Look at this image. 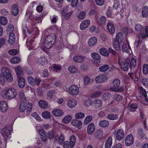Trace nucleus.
Wrapping results in <instances>:
<instances>
[{
    "label": "nucleus",
    "mask_w": 148,
    "mask_h": 148,
    "mask_svg": "<svg viewBox=\"0 0 148 148\" xmlns=\"http://www.w3.org/2000/svg\"><path fill=\"white\" fill-rule=\"evenodd\" d=\"M90 24V21L89 20H84L81 23L80 25L81 30H84L87 28Z\"/></svg>",
    "instance_id": "nucleus-8"
},
{
    "label": "nucleus",
    "mask_w": 148,
    "mask_h": 148,
    "mask_svg": "<svg viewBox=\"0 0 148 148\" xmlns=\"http://www.w3.org/2000/svg\"><path fill=\"white\" fill-rule=\"evenodd\" d=\"M15 71L17 77H22L23 75V70L20 66H18L15 68Z\"/></svg>",
    "instance_id": "nucleus-16"
},
{
    "label": "nucleus",
    "mask_w": 148,
    "mask_h": 148,
    "mask_svg": "<svg viewBox=\"0 0 148 148\" xmlns=\"http://www.w3.org/2000/svg\"><path fill=\"white\" fill-rule=\"evenodd\" d=\"M68 70L71 73H75L77 71V68L75 66H69L68 67Z\"/></svg>",
    "instance_id": "nucleus-42"
},
{
    "label": "nucleus",
    "mask_w": 148,
    "mask_h": 148,
    "mask_svg": "<svg viewBox=\"0 0 148 148\" xmlns=\"http://www.w3.org/2000/svg\"><path fill=\"white\" fill-rule=\"evenodd\" d=\"M5 81V77L4 76V75L0 74V83L2 84H3Z\"/></svg>",
    "instance_id": "nucleus-57"
},
{
    "label": "nucleus",
    "mask_w": 148,
    "mask_h": 148,
    "mask_svg": "<svg viewBox=\"0 0 148 148\" xmlns=\"http://www.w3.org/2000/svg\"><path fill=\"white\" fill-rule=\"evenodd\" d=\"M134 141V137L132 134L127 135L125 139V143L126 146H130L131 145Z\"/></svg>",
    "instance_id": "nucleus-7"
},
{
    "label": "nucleus",
    "mask_w": 148,
    "mask_h": 148,
    "mask_svg": "<svg viewBox=\"0 0 148 148\" xmlns=\"http://www.w3.org/2000/svg\"><path fill=\"white\" fill-rule=\"evenodd\" d=\"M84 114L82 112H79L77 113L75 115V118L76 119H81L84 117Z\"/></svg>",
    "instance_id": "nucleus-44"
},
{
    "label": "nucleus",
    "mask_w": 148,
    "mask_h": 148,
    "mask_svg": "<svg viewBox=\"0 0 148 148\" xmlns=\"http://www.w3.org/2000/svg\"><path fill=\"white\" fill-rule=\"evenodd\" d=\"M8 52L10 55L13 56L16 54L18 53V51L16 49H13L9 50Z\"/></svg>",
    "instance_id": "nucleus-52"
},
{
    "label": "nucleus",
    "mask_w": 148,
    "mask_h": 148,
    "mask_svg": "<svg viewBox=\"0 0 148 148\" xmlns=\"http://www.w3.org/2000/svg\"><path fill=\"white\" fill-rule=\"evenodd\" d=\"M92 116L89 115L85 119L84 121V123L85 125H87L89 122H90L92 119Z\"/></svg>",
    "instance_id": "nucleus-40"
},
{
    "label": "nucleus",
    "mask_w": 148,
    "mask_h": 148,
    "mask_svg": "<svg viewBox=\"0 0 148 148\" xmlns=\"http://www.w3.org/2000/svg\"><path fill=\"white\" fill-rule=\"evenodd\" d=\"M29 83L32 86H34L35 84V79L32 76H29L27 77Z\"/></svg>",
    "instance_id": "nucleus-38"
},
{
    "label": "nucleus",
    "mask_w": 148,
    "mask_h": 148,
    "mask_svg": "<svg viewBox=\"0 0 148 148\" xmlns=\"http://www.w3.org/2000/svg\"><path fill=\"white\" fill-rule=\"evenodd\" d=\"M4 133L6 136L8 137H10V135L11 134L10 130L8 128L5 129L4 130Z\"/></svg>",
    "instance_id": "nucleus-58"
},
{
    "label": "nucleus",
    "mask_w": 148,
    "mask_h": 148,
    "mask_svg": "<svg viewBox=\"0 0 148 148\" xmlns=\"http://www.w3.org/2000/svg\"><path fill=\"white\" fill-rule=\"evenodd\" d=\"M77 102L74 100H69L67 103L68 106L70 108H73L75 107L76 105Z\"/></svg>",
    "instance_id": "nucleus-29"
},
{
    "label": "nucleus",
    "mask_w": 148,
    "mask_h": 148,
    "mask_svg": "<svg viewBox=\"0 0 148 148\" xmlns=\"http://www.w3.org/2000/svg\"><path fill=\"white\" fill-rule=\"evenodd\" d=\"M47 135L48 138L51 139L54 138V134L53 131H51L47 133Z\"/></svg>",
    "instance_id": "nucleus-55"
},
{
    "label": "nucleus",
    "mask_w": 148,
    "mask_h": 148,
    "mask_svg": "<svg viewBox=\"0 0 148 148\" xmlns=\"http://www.w3.org/2000/svg\"><path fill=\"white\" fill-rule=\"evenodd\" d=\"M93 102L90 100L88 99V100L85 101L84 105L86 106H89L92 105Z\"/></svg>",
    "instance_id": "nucleus-60"
},
{
    "label": "nucleus",
    "mask_w": 148,
    "mask_h": 148,
    "mask_svg": "<svg viewBox=\"0 0 148 148\" xmlns=\"http://www.w3.org/2000/svg\"><path fill=\"white\" fill-rule=\"evenodd\" d=\"M92 57L94 59L99 60L101 59V56L98 53H93L91 54Z\"/></svg>",
    "instance_id": "nucleus-35"
},
{
    "label": "nucleus",
    "mask_w": 148,
    "mask_h": 148,
    "mask_svg": "<svg viewBox=\"0 0 148 148\" xmlns=\"http://www.w3.org/2000/svg\"><path fill=\"white\" fill-rule=\"evenodd\" d=\"M69 92L71 95H76L79 92V87L75 85H72L69 88Z\"/></svg>",
    "instance_id": "nucleus-6"
},
{
    "label": "nucleus",
    "mask_w": 148,
    "mask_h": 148,
    "mask_svg": "<svg viewBox=\"0 0 148 148\" xmlns=\"http://www.w3.org/2000/svg\"><path fill=\"white\" fill-rule=\"evenodd\" d=\"M107 26L109 32L112 34H113L114 32L115 29L113 24L110 23H108Z\"/></svg>",
    "instance_id": "nucleus-25"
},
{
    "label": "nucleus",
    "mask_w": 148,
    "mask_h": 148,
    "mask_svg": "<svg viewBox=\"0 0 148 148\" xmlns=\"http://www.w3.org/2000/svg\"><path fill=\"white\" fill-rule=\"evenodd\" d=\"M116 39L119 40L120 42H122L123 39V36L122 33L120 32L118 33L116 35Z\"/></svg>",
    "instance_id": "nucleus-43"
},
{
    "label": "nucleus",
    "mask_w": 148,
    "mask_h": 148,
    "mask_svg": "<svg viewBox=\"0 0 148 148\" xmlns=\"http://www.w3.org/2000/svg\"><path fill=\"white\" fill-rule=\"evenodd\" d=\"M29 107L26 106V109L27 110L26 114H27V115L29 114L31 110L32 109L31 104V103H29Z\"/></svg>",
    "instance_id": "nucleus-59"
},
{
    "label": "nucleus",
    "mask_w": 148,
    "mask_h": 148,
    "mask_svg": "<svg viewBox=\"0 0 148 148\" xmlns=\"http://www.w3.org/2000/svg\"><path fill=\"white\" fill-rule=\"evenodd\" d=\"M86 14V13L85 12L82 11L79 14L77 17L79 18L83 19L84 18Z\"/></svg>",
    "instance_id": "nucleus-53"
},
{
    "label": "nucleus",
    "mask_w": 148,
    "mask_h": 148,
    "mask_svg": "<svg viewBox=\"0 0 148 148\" xmlns=\"http://www.w3.org/2000/svg\"><path fill=\"white\" fill-rule=\"evenodd\" d=\"M85 57L82 56L77 55L74 56L73 58V60L77 63H82L85 60Z\"/></svg>",
    "instance_id": "nucleus-9"
},
{
    "label": "nucleus",
    "mask_w": 148,
    "mask_h": 148,
    "mask_svg": "<svg viewBox=\"0 0 148 148\" xmlns=\"http://www.w3.org/2000/svg\"><path fill=\"white\" fill-rule=\"evenodd\" d=\"M12 14L15 16H16L18 14V7L16 4H14L12 6Z\"/></svg>",
    "instance_id": "nucleus-28"
},
{
    "label": "nucleus",
    "mask_w": 148,
    "mask_h": 148,
    "mask_svg": "<svg viewBox=\"0 0 148 148\" xmlns=\"http://www.w3.org/2000/svg\"><path fill=\"white\" fill-rule=\"evenodd\" d=\"M52 113L54 115L57 116H60L63 114L62 110L59 109L53 110Z\"/></svg>",
    "instance_id": "nucleus-26"
},
{
    "label": "nucleus",
    "mask_w": 148,
    "mask_h": 148,
    "mask_svg": "<svg viewBox=\"0 0 148 148\" xmlns=\"http://www.w3.org/2000/svg\"><path fill=\"white\" fill-rule=\"evenodd\" d=\"M112 139L111 137H109L106 141L105 148H110L112 145Z\"/></svg>",
    "instance_id": "nucleus-19"
},
{
    "label": "nucleus",
    "mask_w": 148,
    "mask_h": 148,
    "mask_svg": "<svg viewBox=\"0 0 148 148\" xmlns=\"http://www.w3.org/2000/svg\"><path fill=\"white\" fill-rule=\"evenodd\" d=\"M118 116L117 115L114 114H108V118L111 120H114L118 118Z\"/></svg>",
    "instance_id": "nucleus-41"
},
{
    "label": "nucleus",
    "mask_w": 148,
    "mask_h": 148,
    "mask_svg": "<svg viewBox=\"0 0 148 148\" xmlns=\"http://www.w3.org/2000/svg\"><path fill=\"white\" fill-rule=\"evenodd\" d=\"M2 72L5 78H6L7 81L10 82L13 81V77L12 74L9 72L8 68L3 67L2 68Z\"/></svg>",
    "instance_id": "nucleus-3"
},
{
    "label": "nucleus",
    "mask_w": 148,
    "mask_h": 148,
    "mask_svg": "<svg viewBox=\"0 0 148 148\" xmlns=\"http://www.w3.org/2000/svg\"><path fill=\"white\" fill-rule=\"evenodd\" d=\"M142 15L144 18L146 17L148 15V8L147 6H145L143 8L142 12Z\"/></svg>",
    "instance_id": "nucleus-30"
},
{
    "label": "nucleus",
    "mask_w": 148,
    "mask_h": 148,
    "mask_svg": "<svg viewBox=\"0 0 148 148\" xmlns=\"http://www.w3.org/2000/svg\"><path fill=\"white\" fill-rule=\"evenodd\" d=\"M138 136L142 139L145 136V134L143 133V130L142 129H140L138 130Z\"/></svg>",
    "instance_id": "nucleus-46"
},
{
    "label": "nucleus",
    "mask_w": 148,
    "mask_h": 148,
    "mask_svg": "<svg viewBox=\"0 0 148 148\" xmlns=\"http://www.w3.org/2000/svg\"><path fill=\"white\" fill-rule=\"evenodd\" d=\"M110 97V95L108 93H106L103 95V99L105 100H108Z\"/></svg>",
    "instance_id": "nucleus-63"
},
{
    "label": "nucleus",
    "mask_w": 148,
    "mask_h": 148,
    "mask_svg": "<svg viewBox=\"0 0 148 148\" xmlns=\"http://www.w3.org/2000/svg\"><path fill=\"white\" fill-rule=\"evenodd\" d=\"M118 0H114V3L113 6V8L114 9H117L120 5V3Z\"/></svg>",
    "instance_id": "nucleus-56"
},
{
    "label": "nucleus",
    "mask_w": 148,
    "mask_h": 148,
    "mask_svg": "<svg viewBox=\"0 0 148 148\" xmlns=\"http://www.w3.org/2000/svg\"><path fill=\"white\" fill-rule=\"evenodd\" d=\"M122 51L123 52H127V46L126 44L123 42V43L122 47Z\"/></svg>",
    "instance_id": "nucleus-61"
},
{
    "label": "nucleus",
    "mask_w": 148,
    "mask_h": 148,
    "mask_svg": "<svg viewBox=\"0 0 148 148\" xmlns=\"http://www.w3.org/2000/svg\"><path fill=\"white\" fill-rule=\"evenodd\" d=\"M113 99L116 101H119L122 99L121 96L117 94H114L113 96Z\"/></svg>",
    "instance_id": "nucleus-45"
},
{
    "label": "nucleus",
    "mask_w": 148,
    "mask_h": 148,
    "mask_svg": "<svg viewBox=\"0 0 148 148\" xmlns=\"http://www.w3.org/2000/svg\"><path fill=\"white\" fill-rule=\"evenodd\" d=\"M8 23V20L4 16L1 17H0V23L2 25H5Z\"/></svg>",
    "instance_id": "nucleus-36"
},
{
    "label": "nucleus",
    "mask_w": 148,
    "mask_h": 148,
    "mask_svg": "<svg viewBox=\"0 0 148 148\" xmlns=\"http://www.w3.org/2000/svg\"><path fill=\"white\" fill-rule=\"evenodd\" d=\"M14 26L13 25L10 24L8 25L6 29V31L7 32H9V33H12L14 30Z\"/></svg>",
    "instance_id": "nucleus-51"
},
{
    "label": "nucleus",
    "mask_w": 148,
    "mask_h": 148,
    "mask_svg": "<svg viewBox=\"0 0 148 148\" xmlns=\"http://www.w3.org/2000/svg\"><path fill=\"white\" fill-rule=\"evenodd\" d=\"M76 142L75 136L74 135H72L70 138L69 143L70 146L71 148L74 147Z\"/></svg>",
    "instance_id": "nucleus-24"
},
{
    "label": "nucleus",
    "mask_w": 148,
    "mask_h": 148,
    "mask_svg": "<svg viewBox=\"0 0 148 148\" xmlns=\"http://www.w3.org/2000/svg\"><path fill=\"white\" fill-rule=\"evenodd\" d=\"M39 106L42 108H46L48 107V104L47 102L44 100H40L38 101Z\"/></svg>",
    "instance_id": "nucleus-20"
},
{
    "label": "nucleus",
    "mask_w": 148,
    "mask_h": 148,
    "mask_svg": "<svg viewBox=\"0 0 148 148\" xmlns=\"http://www.w3.org/2000/svg\"><path fill=\"white\" fill-rule=\"evenodd\" d=\"M5 95L7 98L9 99H13L15 97L17 94L15 90L13 88H10L6 90L5 92Z\"/></svg>",
    "instance_id": "nucleus-4"
},
{
    "label": "nucleus",
    "mask_w": 148,
    "mask_h": 148,
    "mask_svg": "<svg viewBox=\"0 0 148 148\" xmlns=\"http://www.w3.org/2000/svg\"><path fill=\"white\" fill-rule=\"evenodd\" d=\"M136 60L134 58H132L131 60H130L129 63L130 68V69L132 68V66L133 67H135L136 65Z\"/></svg>",
    "instance_id": "nucleus-33"
},
{
    "label": "nucleus",
    "mask_w": 148,
    "mask_h": 148,
    "mask_svg": "<svg viewBox=\"0 0 148 148\" xmlns=\"http://www.w3.org/2000/svg\"><path fill=\"white\" fill-rule=\"evenodd\" d=\"M8 105L4 101L0 102V110L2 112H5L8 109Z\"/></svg>",
    "instance_id": "nucleus-13"
},
{
    "label": "nucleus",
    "mask_w": 148,
    "mask_h": 148,
    "mask_svg": "<svg viewBox=\"0 0 148 148\" xmlns=\"http://www.w3.org/2000/svg\"><path fill=\"white\" fill-rule=\"evenodd\" d=\"M16 36L14 33H10L9 35L8 42L11 45H14L16 41Z\"/></svg>",
    "instance_id": "nucleus-15"
},
{
    "label": "nucleus",
    "mask_w": 148,
    "mask_h": 148,
    "mask_svg": "<svg viewBox=\"0 0 148 148\" xmlns=\"http://www.w3.org/2000/svg\"><path fill=\"white\" fill-rule=\"evenodd\" d=\"M95 130V126L93 123H90L88 125L87 132L89 134H92L94 132Z\"/></svg>",
    "instance_id": "nucleus-12"
},
{
    "label": "nucleus",
    "mask_w": 148,
    "mask_h": 148,
    "mask_svg": "<svg viewBox=\"0 0 148 148\" xmlns=\"http://www.w3.org/2000/svg\"><path fill=\"white\" fill-rule=\"evenodd\" d=\"M135 28L136 30L140 33V34L138 35V37H140L142 36L144 32L143 27L140 24H136L135 25Z\"/></svg>",
    "instance_id": "nucleus-11"
},
{
    "label": "nucleus",
    "mask_w": 148,
    "mask_h": 148,
    "mask_svg": "<svg viewBox=\"0 0 148 148\" xmlns=\"http://www.w3.org/2000/svg\"><path fill=\"white\" fill-rule=\"evenodd\" d=\"M143 72L144 74H146L148 72V65L145 64L143 66Z\"/></svg>",
    "instance_id": "nucleus-50"
},
{
    "label": "nucleus",
    "mask_w": 148,
    "mask_h": 148,
    "mask_svg": "<svg viewBox=\"0 0 148 148\" xmlns=\"http://www.w3.org/2000/svg\"><path fill=\"white\" fill-rule=\"evenodd\" d=\"M120 84V81L118 79H115L112 82V86L110 88V90L114 92H121L124 90L123 86L119 87Z\"/></svg>",
    "instance_id": "nucleus-2"
},
{
    "label": "nucleus",
    "mask_w": 148,
    "mask_h": 148,
    "mask_svg": "<svg viewBox=\"0 0 148 148\" xmlns=\"http://www.w3.org/2000/svg\"><path fill=\"white\" fill-rule=\"evenodd\" d=\"M97 42V39L96 38L93 37L89 39L88 43L90 46L92 47L96 44Z\"/></svg>",
    "instance_id": "nucleus-18"
},
{
    "label": "nucleus",
    "mask_w": 148,
    "mask_h": 148,
    "mask_svg": "<svg viewBox=\"0 0 148 148\" xmlns=\"http://www.w3.org/2000/svg\"><path fill=\"white\" fill-rule=\"evenodd\" d=\"M100 53L104 56H108L109 55L108 51L104 48H102L100 49Z\"/></svg>",
    "instance_id": "nucleus-31"
},
{
    "label": "nucleus",
    "mask_w": 148,
    "mask_h": 148,
    "mask_svg": "<svg viewBox=\"0 0 148 148\" xmlns=\"http://www.w3.org/2000/svg\"><path fill=\"white\" fill-rule=\"evenodd\" d=\"M130 60L127 59L125 62H121L120 61L119 59H118V63L121 67V69L124 71H127L130 67L129 63Z\"/></svg>",
    "instance_id": "nucleus-5"
},
{
    "label": "nucleus",
    "mask_w": 148,
    "mask_h": 148,
    "mask_svg": "<svg viewBox=\"0 0 148 148\" xmlns=\"http://www.w3.org/2000/svg\"><path fill=\"white\" fill-rule=\"evenodd\" d=\"M56 35L51 33L48 35L45 38L44 42L45 48L49 49L51 48L54 44L56 40Z\"/></svg>",
    "instance_id": "nucleus-1"
},
{
    "label": "nucleus",
    "mask_w": 148,
    "mask_h": 148,
    "mask_svg": "<svg viewBox=\"0 0 148 148\" xmlns=\"http://www.w3.org/2000/svg\"><path fill=\"white\" fill-rule=\"evenodd\" d=\"M42 116L45 119H49L51 117V114L49 111H44L42 113Z\"/></svg>",
    "instance_id": "nucleus-32"
},
{
    "label": "nucleus",
    "mask_w": 148,
    "mask_h": 148,
    "mask_svg": "<svg viewBox=\"0 0 148 148\" xmlns=\"http://www.w3.org/2000/svg\"><path fill=\"white\" fill-rule=\"evenodd\" d=\"M19 79L18 80V86L21 88H23L25 84V80L24 78L22 77H18Z\"/></svg>",
    "instance_id": "nucleus-22"
},
{
    "label": "nucleus",
    "mask_w": 148,
    "mask_h": 148,
    "mask_svg": "<svg viewBox=\"0 0 148 148\" xmlns=\"http://www.w3.org/2000/svg\"><path fill=\"white\" fill-rule=\"evenodd\" d=\"M97 4L99 6L102 5L104 3V0H95Z\"/></svg>",
    "instance_id": "nucleus-62"
},
{
    "label": "nucleus",
    "mask_w": 148,
    "mask_h": 148,
    "mask_svg": "<svg viewBox=\"0 0 148 148\" xmlns=\"http://www.w3.org/2000/svg\"><path fill=\"white\" fill-rule=\"evenodd\" d=\"M138 107L137 104L136 103H132L130 106V110L131 111H134L136 109L138 108Z\"/></svg>",
    "instance_id": "nucleus-49"
},
{
    "label": "nucleus",
    "mask_w": 148,
    "mask_h": 148,
    "mask_svg": "<svg viewBox=\"0 0 148 148\" xmlns=\"http://www.w3.org/2000/svg\"><path fill=\"white\" fill-rule=\"evenodd\" d=\"M103 131L101 129H99L95 131L94 135L95 138H100L103 135Z\"/></svg>",
    "instance_id": "nucleus-21"
},
{
    "label": "nucleus",
    "mask_w": 148,
    "mask_h": 148,
    "mask_svg": "<svg viewBox=\"0 0 148 148\" xmlns=\"http://www.w3.org/2000/svg\"><path fill=\"white\" fill-rule=\"evenodd\" d=\"M109 125V122L106 120H102L99 123L100 126L102 127H105L108 126Z\"/></svg>",
    "instance_id": "nucleus-27"
},
{
    "label": "nucleus",
    "mask_w": 148,
    "mask_h": 148,
    "mask_svg": "<svg viewBox=\"0 0 148 148\" xmlns=\"http://www.w3.org/2000/svg\"><path fill=\"white\" fill-rule=\"evenodd\" d=\"M20 61V58L18 57H14L11 60V62L13 64L19 63Z\"/></svg>",
    "instance_id": "nucleus-34"
},
{
    "label": "nucleus",
    "mask_w": 148,
    "mask_h": 148,
    "mask_svg": "<svg viewBox=\"0 0 148 148\" xmlns=\"http://www.w3.org/2000/svg\"><path fill=\"white\" fill-rule=\"evenodd\" d=\"M124 135V132L121 129L119 130L116 133V139L118 140H121L123 137Z\"/></svg>",
    "instance_id": "nucleus-17"
},
{
    "label": "nucleus",
    "mask_w": 148,
    "mask_h": 148,
    "mask_svg": "<svg viewBox=\"0 0 148 148\" xmlns=\"http://www.w3.org/2000/svg\"><path fill=\"white\" fill-rule=\"evenodd\" d=\"M71 119V116L68 115L64 117L63 119L62 122L64 123H67L70 122Z\"/></svg>",
    "instance_id": "nucleus-39"
},
{
    "label": "nucleus",
    "mask_w": 148,
    "mask_h": 148,
    "mask_svg": "<svg viewBox=\"0 0 148 148\" xmlns=\"http://www.w3.org/2000/svg\"><path fill=\"white\" fill-rule=\"evenodd\" d=\"M107 80V77L103 75H99L97 76L95 79V81L97 83L104 82Z\"/></svg>",
    "instance_id": "nucleus-10"
},
{
    "label": "nucleus",
    "mask_w": 148,
    "mask_h": 148,
    "mask_svg": "<svg viewBox=\"0 0 148 148\" xmlns=\"http://www.w3.org/2000/svg\"><path fill=\"white\" fill-rule=\"evenodd\" d=\"M108 65L106 64L100 67L99 68V70L101 72L106 71L109 68Z\"/></svg>",
    "instance_id": "nucleus-37"
},
{
    "label": "nucleus",
    "mask_w": 148,
    "mask_h": 148,
    "mask_svg": "<svg viewBox=\"0 0 148 148\" xmlns=\"http://www.w3.org/2000/svg\"><path fill=\"white\" fill-rule=\"evenodd\" d=\"M94 102L96 106L98 107L101 106L102 102L101 100L97 99L94 101Z\"/></svg>",
    "instance_id": "nucleus-47"
},
{
    "label": "nucleus",
    "mask_w": 148,
    "mask_h": 148,
    "mask_svg": "<svg viewBox=\"0 0 148 148\" xmlns=\"http://www.w3.org/2000/svg\"><path fill=\"white\" fill-rule=\"evenodd\" d=\"M120 42L119 40H118L117 39H115L114 42L113 46L115 49L117 51H118L120 49V46L119 43Z\"/></svg>",
    "instance_id": "nucleus-23"
},
{
    "label": "nucleus",
    "mask_w": 148,
    "mask_h": 148,
    "mask_svg": "<svg viewBox=\"0 0 148 148\" xmlns=\"http://www.w3.org/2000/svg\"><path fill=\"white\" fill-rule=\"evenodd\" d=\"M101 94V92L100 91L95 92L93 93L91 97L92 98H95L100 96Z\"/></svg>",
    "instance_id": "nucleus-54"
},
{
    "label": "nucleus",
    "mask_w": 148,
    "mask_h": 148,
    "mask_svg": "<svg viewBox=\"0 0 148 148\" xmlns=\"http://www.w3.org/2000/svg\"><path fill=\"white\" fill-rule=\"evenodd\" d=\"M19 95L20 98L22 100V101L23 102L26 101V99L24 96V94L23 91H21L19 92Z\"/></svg>",
    "instance_id": "nucleus-48"
},
{
    "label": "nucleus",
    "mask_w": 148,
    "mask_h": 148,
    "mask_svg": "<svg viewBox=\"0 0 148 148\" xmlns=\"http://www.w3.org/2000/svg\"><path fill=\"white\" fill-rule=\"evenodd\" d=\"M71 123L74 126L77 127L79 129L81 128L82 124L80 120L76 119L73 120L71 121Z\"/></svg>",
    "instance_id": "nucleus-14"
},
{
    "label": "nucleus",
    "mask_w": 148,
    "mask_h": 148,
    "mask_svg": "<svg viewBox=\"0 0 148 148\" xmlns=\"http://www.w3.org/2000/svg\"><path fill=\"white\" fill-rule=\"evenodd\" d=\"M64 141V135L62 134H61L58 141L59 143L61 144Z\"/></svg>",
    "instance_id": "nucleus-64"
}]
</instances>
